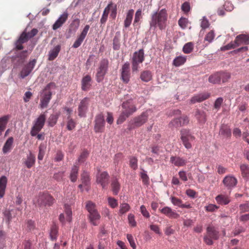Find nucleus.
Segmentation results:
<instances>
[{
    "instance_id": "1",
    "label": "nucleus",
    "mask_w": 249,
    "mask_h": 249,
    "mask_svg": "<svg viewBox=\"0 0 249 249\" xmlns=\"http://www.w3.org/2000/svg\"><path fill=\"white\" fill-rule=\"evenodd\" d=\"M168 13L164 8L157 12H153L151 15L149 22L150 28H158L160 30H165L167 25Z\"/></svg>"
},
{
    "instance_id": "2",
    "label": "nucleus",
    "mask_w": 249,
    "mask_h": 249,
    "mask_svg": "<svg viewBox=\"0 0 249 249\" xmlns=\"http://www.w3.org/2000/svg\"><path fill=\"white\" fill-rule=\"evenodd\" d=\"M121 107V113L117 120V124H122L128 117L137 110L136 106L132 100L123 102Z\"/></svg>"
},
{
    "instance_id": "3",
    "label": "nucleus",
    "mask_w": 249,
    "mask_h": 249,
    "mask_svg": "<svg viewBox=\"0 0 249 249\" xmlns=\"http://www.w3.org/2000/svg\"><path fill=\"white\" fill-rule=\"evenodd\" d=\"M56 88L55 84L51 82L47 84L40 93V102L39 104L41 108L47 107L48 104L52 98V90Z\"/></svg>"
},
{
    "instance_id": "4",
    "label": "nucleus",
    "mask_w": 249,
    "mask_h": 249,
    "mask_svg": "<svg viewBox=\"0 0 249 249\" xmlns=\"http://www.w3.org/2000/svg\"><path fill=\"white\" fill-rule=\"evenodd\" d=\"M86 208L89 212L88 218L89 222L93 226H97L101 218V215L96 208V205L92 202H87Z\"/></svg>"
},
{
    "instance_id": "5",
    "label": "nucleus",
    "mask_w": 249,
    "mask_h": 249,
    "mask_svg": "<svg viewBox=\"0 0 249 249\" xmlns=\"http://www.w3.org/2000/svg\"><path fill=\"white\" fill-rule=\"evenodd\" d=\"M148 111L142 112L140 115L135 117L128 124V129L131 130L136 127H139L146 123L148 118Z\"/></svg>"
},
{
    "instance_id": "6",
    "label": "nucleus",
    "mask_w": 249,
    "mask_h": 249,
    "mask_svg": "<svg viewBox=\"0 0 249 249\" xmlns=\"http://www.w3.org/2000/svg\"><path fill=\"white\" fill-rule=\"evenodd\" d=\"M219 238V232L216 228L210 225L206 229V233L204 236V242L208 245H212L213 240H217Z\"/></svg>"
},
{
    "instance_id": "7",
    "label": "nucleus",
    "mask_w": 249,
    "mask_h": 249,
    "mask_svg": "<svg viewBox=\"0 0 249 249\" xmlns=\"http://www.w3.org/2000/svg\"><path fill=\"white\" fill-rule=\"evenodd\" d=\"M54 199L48 193H39L34 200V203L39 206H51L53 203Z\"/></svg>"
},
{
    "instance_id": "8",
    "label": "nucleus",
    "mask_w": 249,
    "mask_h": 249,
    "mask_svg": "<svg viewBox=\"0 0 249 249\" xmlns=\"http://www.w3.org/2000/svg\"><path fill=\"white\" fill-rule=\"evenodd\" d=\"M144 60V50L143 49H141L134 53L132 58V70L133 72L138 71L139 65L142 63Z\"/></svg>"
},
{
    "instance_id": "9",
    "label": "nucleus",
    "mask_w": 249,
    "mask_h": 249,
    "mask_svg": "<svg viewBox=\"0 0 249 249\" xmlns=\"http://www.w3.org/2000/svg\"><path fill=\"white\" fill-rule=\"evenodd\" d=\"M46 120V115L45 113L41 114L35 121L31 131L32 136H36L43 127Z\"/></svg>"
},
{
    "instance_id": "10",
    "label": "nucleus",
    "mask_w": 249,
    "mask_h": 249,
    "mask_svg": "<svg viewBox=\"0 0 249 249\" xmlns=\"http://www.w3.org/2000/svg\"><path fill=\"white\" fill-rule=\"evenodd\" d=\"M109 61L107 59H103L99 63V66L96 73V81L99 83L103 81L107 72Z\"/></svg>"
},
{
    "instance_id": "11",
    "label": "nucleus",
    "mask_w": 249,
    "mask_h": 249,
    "mask_svg": "<svg viewBox=\"0 0 249 249\" xmlns=\"http://www.w3.org/2000/svg\"><path fill=\"white\" fill-rule=\"evenodd\" d=\"M180 139L185 148H191V142L195 140V137L191 134L189 130L186 129H182L180 131Z\"/></svg>"
},
{
    "instance_id": "12",
    "label": "nucleus",
    "mask_w": 249,
    "mask_h": 249,
    "mask_svg": "<svg viewBox=\"0 0 249 249\" xmlns=\"http://www.w3.org/2000/svg\"><path fill=\"white\" fill-rule=\"evenodd\" d=\"M130 65L128 62H125L121 70V79L124 83L129 82L130 78Z\"/></svg>"
},
{
    "instance_id": "13",
    "label": "nucleus",
    "mask_w": 249,
    "mask_h": 249,
    "mask_svg": "<svg viewBox=\"0 0 249 249\" xmlns=\"http://www.w3.org/2000/svg\"><path fill=\"white\" fill-rule=\"evenodd\" d=\"M94 122L95 132L96 133L103 132L105 124V121L103 114L102 113L97 114L95 116Z\"/></svg>"
},
{
    "instance_id": "14",
    "label": "nucleus",
    "mask_w": 249,
    "mask_h": 249,
    "mask_svg": "<svg viewBox=\"0 0 249 249\" xmlns=\"http://www.w3.org/2000/svg\"><path fill=\"white\" fill-rule=\"evenodd\" d=\"M189 122V118L183 115L181 117L175 118L169 124L170 127L178 128L187 124Z\"/></svg>"
},
{
    "instance_id": "15",
    "label": "nucleus",
    "mask_w": 249,
    "mask_h": 249,
    "mask_svg": "<svg viewBox=\"0 0 249 249\" xmlns=\"http://www.w3.org/2000/svg\"><path fill=\"white\" fill-rule=\"evenodd\" d=\"M89 102V99L87 97L84 98L81 101L78 107V115L80 117L86 116V114L88 109Z\"/></svg>"
},
{
    "instance_id": "16",
    "label": "nucleus",
    "mask_w": 249,
    "mask_h": 249,
    "mask_svg": "<svg viewBox=\"0 0 249 249\" xmlns=\"http://www.w3.org/2000/svg\"><path fill=\"white\" fill-rule=\"evenodd\" d=\"M36 62V60L34 59L24 66L20 72V77L21 78H24L30 74L34 68Z\"/></svg>"
},
{
    "instance_id": "17",
    "label": "nucleus",
    "mask_w": 249,
    "mask_h": 249,
    "mask_svg": "<svg viewBox=\"0 0 249 249\" xmlns=\"http://www.w3.org/2000/svg\"><path fill=\"white\" fill-rule=\"evenodd\" d=\"M89 25H86L84 28L83 29V31H82L80 35L78 36L77 39L74 42L72 47L74 48H77L79 47L82 43L83 42V40L85 38L87 33L89 30Z\"/></svg>"
},
{
    "instance_id": "18",
    "label": "nucleus",
    "mask_w": 249,
    "mask_h": 249,
    "mask_svg": "<svg viewBox=\"0 0 249 249\" xmlns=\"http://www.w3.org/2000/svg\"><path fill=\"white\" fill-rule=\"evenodd\" d=\"M109 176L107 172H103L97 176V182L105 188L108 184Z\"/></svg>"
},
{
    "instance_id": "19",
    "label": "nucleus",
    "mask_w": 249,
    "mask_h": 249,
    "mask_svg": "<svg viewBox=\"0 0 249 249\" xmlns=\"http://www.w3.org/2000/svg\"><path fill=\"white\" fill-rule=\"evenodd\" d=\"M29 40L28 36L25 32H22L18 39L15 42L16 49L21 50L23 49L22 44L27 42Z\"/></svg>"
},
{
    "instance_id": "20",
    "label": "nucleus",
    "mask_w": 249,
    "mask_h": 249,
    "mask_svg": "<svg viewBox=\"0 0 249 249\" xmlns=\"http://www.w3.org/2000/svg\"><path fill=\"white\" fill-rule=\"evenodd\" d=\"M92 79L91 76L87 74L84 76L81 80V89L83 91H88L91 87Z\"/></svg>"
},
{
    "instance_id": "21",
    "label": "nucleus",
    "mask_w": 249,
    "mask_h": 249,
    "mask_svg": "<svg viewBox=\"0 0 249 249\" xmlns=\"http://www.w3.org/2000/svg\"><path fill=\"white\" fill-rule=\"evenodd\" d=\"M68 18V13L67 12H64L55 21L53 25V29L56 30L60 27L66 21Z\"/></svg>"
},
{
    "instance_id": "22",
    "label": "nucleus",
    "mask_w": 249,
    "mask_h": 249,
    "mask_svg": "<svg viewBox=\"0 0 249 249\" xmlns=\"http://www.w3.org/2000/svg\"><path fill=\"white\" fill-rule=\"evenodd\" d=\"M35 162L36 157L31 151L27 155L26 158L23 159V163L28 169L32 167L35 165Z\"/></svg>"
},
{
    "instance_id": "23",
    "label": "nucleus",
    "mask_w": 249,
    "mask_h": 249,
    "mask_svg": "<svg viewBox=\"0 0 249 249\" xmlns=\"http://www.w3.org/2000/svg\"><path fill=\"white\" fill-rule=\"evenodd\" d=\"M210 97V93L208 92L201 93L193 96L191 99V102L192 104H195L196 102H201Z\"/></svg>"
},
{
    "instance_id": "24",
    "label": "nucleus",
    "mask_w": 249,
    "mask_h": 249,
    "mask_svg": "<svg viewBox=\"0 0 249 249\" xmlns=\"http://www.w3.org/2000/svg\"><path fill=\"white\" fill-rule=\"evenodd\" d=\"M159 210L162 213L166 215L169 218H177L179 216L178 213L173 211L171 208L167 206L164 207Z\"/></svg>"
},
{
    "instance_id": "25",
    "label": "nucleus",
    "mask_w": 249,
    "mask_h": 249,
    "mask_svg": "<svg viewBox=\"0 0 249 249\" xmlns=\"http://www.w3.org/2000/svg\"><path fill=\"white\" fill-rule=\"evenodd\" d=\"M234 41L237 47L242 44L248 45L249 44V36L246 35H239L236 37Z\"/></svg>"
},
{
    "instance_id": "26",
    "label": "nucleus",
    "mask_w": 249,
    "mask_h": 249,
    "mask_svg": "<svg viewBox=\"0 0 249 249\" xmlns=\"http://www.w3.org/2000/svg\"><path fill=\"white\" fill-rule=\"evenodd\" d=\"M223 182L226 187L231 188L234 187L236 185L237 180L235 177L228 176L224 178Z\"/></svg>"
},
{
    "instance_id": "27",
    "label": "nucleus",
    "mask_w": 249,
    "mask_h": 249,
    "mask_svg": "<svg viewBox=\"0 0 249 249\" xmlns=\"http://www.w3.org/2000/svg\"><path fill=\"white\" fill-rule=\"evenodd\" d=\"M219 134L225 138H229L231 137V130L229 126L225 124H222L220 128Z\"/></svg>"
},
{
    "instance_id": "28",
    "label": "nucleus",
    "mask_w": 249,
    "mask_h": 249,
    "mask_svg": "<svg viewBox=\"0 0 249 249\" xmlns=\"http://www.w3.org/2000/svg\"><path fill=\"white\" fill-rule=\"evenodd\" d=\"M215 200L218 204L226 205L229 204L231 199L230 197L227 195L220 194L215 197Z\"/></svg>"
},
{
    "instance_id": "29",
    "label": "nucleus",
    "mask_w": 249,
    "mask_h": 249,
    "mask_svg": "<svg viewBox=\"0 0 249 249\" xmlns=\"http://www.w3.org/2000/svg\"><path fill=\"white\" fill-rule=\"evenodd\" d=\"M170 162L176 166H183L185 165L187 161L185 159L177 156H172L170 158Z\"/></svg>"
},
{
    "instance_id": "30",
    "label": "nucleus",
    "mask_w": 249,
    "mask_h": 249,
    "mask_svg": "<svg viewBox=\"0 0 249 249\" xmlns=\"http://www.w3.org/2000/svg\"><path fill=\"white\" fill-rule=\"evenodd\" d=\"M7 182V178L3 176L0 178V198H2L5 195V191Z\"/></svg>"
},
{
    "instance_id": "31",
    "label": "nucleus",
    "mask_w": 249,
    "mask_h": 249,
    "mask_svg": "<svg viewBox=\"0 0 249 249\" xmlns=\"http://www.w3.org/2000/svg\"><path fill=\"white\" fill-rule=\"evenodd\" d=\"M13 142L14 139L12 137H9L7 140L2 148V152L4 154H6L11 151L12 148Z\"/></svg>"
},
{
    "instance_id": "32",
    "label": "nucleus",
    "mask_w": 249,
    "mask_h": 249,
    "mask_svg": "<svg viewBox=\"0 0 249 249\" xmlns=\"http://www.w3.org/2000/svg\"><path fill=\"white\" fill-rule=\"evenodd\" d=\"M134 14V10L130 9L126 14L125 19L124 21V26L125 28H128L131 25Z\"/></svg>"
},
{
    "instance_id": "33",
    "label": "nucleus",
    "mask_w": 249,
    "mask_h": 249,
    "mask_svg": "<svg viewBox=\"0 0 249 249\" xmlns=\"http://www.w3.org/2000/svg\"><path fill=\"white\" fill-rule=\"evenodd\" d=\"M195 116L200 123L204 124L206 121V113L203 111L197 109L196 111Z\"/></svg>"
},
{
    "instance_id": "34",
    "label": "nucleus",
    "mask_w": 249,
    "mask_h": 249,
    "mask_svg": "<svg viewBox=\"0 0 249 249\" xmlns=\"http://www.w3.org/2000/svg\"><path fill=\"white\" fill-rule=\"evenodd\" d=\"M242 177L246 180H249V166L242 164L240 166Z\"/></svg>"
},
{
    "instance_id": "35",
    "label": "nucleus",
    "mask_w": 249,
    "mask_h": 249,
    "mask_svg": "<svg viewBox=\"0 0 249 249\" xmlns=\"http://www.w3.org/2000/svg\"><path fill=\"white\" fill-rule=\"evenodd\" d=\"M112 5V2H110L107 6L105 8L102 16L100 19V22L102 24H105L107 21L110 8Z\"/></svg>"
},
{
    "instance_id": "36",
    "label": "nucleus",
    "mask_w": 249,
    "mask_h": 249,
    "mask_svg": "<svg viewBox=\"0 0 249 249\" xmlns=\"http://www.w3.org/2000/svg\"><path fill=\"white\" fill-rule=\"evenodd\" d=\"M208 81L210 83L213 84H220L221 83V80L219 72H216L211 74L209 77Z\"/></svg>"
},
{
    "instance_id": "37",
    "label": "nucleus",
    "mask_w": 249,
    "mask_h": 249,
    "mask_svg": "<svg viewBox=\"0 0 249 249\" xmlns=\"http://www.w3.org/2000/svg\"><path fill=\"white\" fill-rule=\"evenodd\" d=\"M60 51V46H56L52 50L50 51L49 53V58L50 61L53 60L57 56Z\"/></svg>"
},
{
    "instance_id": "38",
    "label": "nucleus",
    "mask_w": 249,
    "mask_h": 249,
    "mask_svg": "<svg viewBox=\"0 0 249 249\" xmlns=\"http://www.w3.org/2000/svg\"><path fill=\"white\" fill-rule=\"evenodd\" d=\"M79 169V166L76 165H74L71 169L70 178L71 180L73 182H75L77 180Z\"/></svg>"
},
{
    "instance_id": "39",
    "label": "nucleus",
    "mask_w": 249,
    "mask_h": 249,
    "mask_svg": "<svg viewBox=\"0 0 249 249\" xmlns=\"http://www.w3.org/2000/svg\"><path fill=\"white\" fill-rule=\"evenodd\" d=\"M10 117L9 115H7L0 118V135L5 130Z\"/></svg>"
},
{
    "instance_id": "40",
    "label": "nucleus",
    "mask_w": 249,
    "mask_h": 249,
    "mask_svg": "<svg viewBox=\"0 0 249 249\" xmlns=\"http://www.w3.org/2000/svg\"><path fill=\"white\" fill-rule=\"evenodd\" d=\"M152 74L149 71H142L140 75L141 79L145 82H149L152 79Z\"/></svg>"
},
{
    "instance_id": "41",
    "label": "nucleus",
    "mask_w": 249,
    "mask_h": 249,
    "mask_svg": "<svg viewBox=\"0 0 249 249\" xmlns=\"http://www.w3.org/2000/svg\"><path fill=\"white\" fill-rule=\"evenodd\" d=\"M111 190L114 195H117L120 190V184L117 178H113L111 184Z\"/></svg>"
},
{
    "instance_id": "42",
    "label": "nucleus",
    "mask_w": 249,
    "mask_h": 249,
    "mask_svg": "<svg viewBox=\"0 0 249 249\" xmlns=\"http://www.w3.org/2000/svg\"><path fill=\"white\" fill-rule=\"evenodd\" d=\"M120 34L117 33L113 39V49L114 50H119L120 48Z\"/></svg>"
},
{
    "instance_id": "43",
    "label": "nucleus",
    "mask_w": 249,
    "mask_h": 249,
    "mask_svg": "<svg viewBox=\"0 0 249 249\" xmlns=\"http://www.w3.org/2000/svg\"><path fill=\"white\" fill-rule=\"evenodd\" d=\"M59 115V113H56L55 114L51 115L48 120L49 125L51 127L53 126L56 124Z\"/></svg>"
},
{
    "instance_id": "44",
    "label": "nucleus",
    "mask_w": 249,
    "mask_h": 249,
    "mask_svg": "<svg viewBox=\"0 0 249 249\" xmlns=\"http://www.w3.org/2000/svg\"><path fill=\"white\" fill-rule=\"evenodd\" d=\"M186 61V56H179L176 57L173 60V65L176 67H179L183 64Z\"/></svg>"
},
{
    "instance_id": "45",
    "label": "nucleus",
    "mask_w": 249,
    "mask_h": 249,
    "mask_svg": "<svg viewBox=\"0 0 249 249\" xmlns=\"http://www.w3.org/2000/svg\"><path fill=\"white\" fill-rule=\"evenodd\" d=\"M219 72L221 81H222L223 83L227 82L231 77V74L229 72L223 71Z\"/></svg>"
},
{
    "instance_id": "46",
    "label": "nucleus",
    "mask_w": 249,
    "mask_h": 249,
    "mask_svg": "<svg viewBox=\"0 0 249 249\" xmlns=\"http://www.w3.org/2000/svg\"><path fill=\"white\" fill-rule=\"evenodd\" d=\"M58 233V227L57 226L53 224L52 225L51 228V231L50 233V236L51 240H55L56 239Z\"/></svg>"
},
{
    "instance_id": "47",
    "label": "nucleus",
    "mask_w": 249,
    "mask_h": 249,
    "mask_svg": "<svg viewBox=\"0 0 249 249\" xmlns=\"http://www.w3.org/2000/svg\"><path fill=\"white\" fill-rule=\"evenodd\" d=\"M81 180L83 184L85 185H88L89 183V175L87 172L84 171L81 175Z\"/></svg>"
},
{
    "instance_id": "48",
    "label": "nucleus",
    "mask_w": 249,
    "mask_h": 249,
    "mask_svg": "<svg viewBox=\"0 0 249 249\" xmlns=\"http://www.w3.org/2000/svg\"><path fill=\"white\" fill-rule=\"evenodd\" d=\"M68 120L67 128L68 130L71 131L75 128L76 126V123L73 119L71 118V116H68Z\"/></svg>"
},
{
    "instance_id": "49",
    "label": "nucleus",
    "mask_w": 249,
    "mask_h": 249,
    "mask_svg": "<svg viewBox=\"0 0 249 249\" xmlns=\"http://www.w3.org/2000/svg\"><path fill=\"white\" fill-rule=\"evenodd\" d=\"M194 49V44L192 42H188L185 44L183 48V52L188 54L191 53Z\"/></svg>"
},
{
    "instance_id": "50",
    "label": "nucleus",
    "mask_w": 249,
    "mask_h": 249,
    "mask_svg": "<svg viewBox=\"0 0 249 249\" xmlns=\"http://www.w3.org/2000/svg\"><path fill=\"white\" fill-rule=\"evenodd\" d=\"M215 36V34L213 30L210 31L206 34L204 38V41H208V43H211Z\"/></svg>"
},
{
    "instance_id": "51",
    "label": "nucleus",
    "mask_w": 249,
    "mask_h": 249,
    "mask_svg": "<svg viewBox=\"0 0 249 249\" xmlns=\"http://www.w3.org/2000/svg\"><path fill=\"white\" fill-rule=\"evenodd\" d=\"M188 23V20L187 18L181 17L178 21V25L182 29H185Z\"/></svg>"
},
{
    "instance_id": "52",
    "label": "nucleus",
    "mask_w": 249,
    "mask_h": 249,
    "mask_svg": "<svg viewBox=\"0 0 249 249\" xmlns=\"http://www.w3.org/2000/svg\"><path fill=\"white\" fill-rule=\"evenodd\" d=\"M130 167L135 170L138 168V160L135 157H131L129 160Z\"/></svg>"
},
{
    "instance_id": "53",
    "label": "nucleus",
    "mask_w": 249,
    "mask_h": 249,
    "mask_svg": "<svg viewBox=\"0 0 249 249\" xmlns=\"http://www.w3.org/2000/svg\"><path fill=\"white\" fill-rule=\"evenodd\" d=\"M142 18V10L141 9H138L135 15V18L133 22V25L136 26V24L138 23Z\"/></svg>"
},
{
    "instance_id": "54",
    "label": "nucleus",
    "mask_w": 249,
    "mask_h": 249,
    "mask_svg": "<svg viewBox=\"0 0 249 249\" xmlns=\"http://www.w3.org/2000/svg\"><path fill=\"white\" fill-rule=\"evenodd\" d=\"M130 207L127 203H123L120 205L119 213L120 214H123L128 212Z\"/></svg>"
},
{
    "instance_id": "55",
    "label": "nucleus",
    "mask_w": 249,
    "mask_h": 249,
    "mask_svg": "<svg viewBox=\"0 0 249 249\" xmlns=\"http://www.w3.org/2000/svg\"><path fill=\"white\" fill-rule=\"evenodd\" d=\"M140 176L143 184L148 185L149 183V178L146 172L143 170L142 172L141 173Z\"/></svg>"
},
{
    "instance_id": "56",
    "label": "nucleus",
    "mask_w": 249,
    "mask_h": 249,
    "mask_svg": "<svg viewBox=\"0 0 249 249\" xmlns=\"http://www.w3.org/2000/svg\"><path fill=\"white\" fill-rule=\"evenodd\" d=\"M89 153L87 150H84L80 155L78 159V161L82 163L84 162L89 156Z\"/></svg>"
},
{
    "instance_id": "57",
    "label": "nucleus",
    "mask_w": 249,
    "mask_h": 249,
    "mask_svg": "<svg viewBox=\"0 0 249 249\" xmlns=\"http://www.w3.org/2000/svg\"><path fill=\"white\" fill-rule=\"evenodd\" d=\"M240 213H244L249 212V203H246L241 204L239 207Z\"/></svg>"
},
{
    "instance_id": "58",
    "label": "nucleus",
    "mask_w": 249,
    "mask_h": 249,
    "mask_svg": "<svg viewBox=\"0 0 249 249\" xmlns=\"http://www.w3.org/2000/svg\"><path fill=\"white\" fill-rule=\"evenodd\" d=\"M237 47V45L235 43V41L234 42H231L227 44V45H225L224 46H223L221 48V50L224 51L226 50H229L232 49H234L235 48Z\"/></svg>"
},
{
    "instance_id": "59",
    "label": "nucleus",
    "mask_w": 249,
    "mask_h": 249,
    "mask_svg": "<svg viewBox=\"0 0 249 249\" xmlns=\"http://www.w3.org/2000/svg\"><path fill=\"white\" fill-rule=\"evenodd\" d=\"M223 98H222V97L218 98L217 99H216V100L214 102V106H213L214 108L215 109H216L217 110H218L220 109L222 104H223Z\"/></svg>"
},
{
    "instance_id": "60",
    "label": "nucleus",
    "mask_w": 249,
    "mask_h": 249,
    "mask_svg": "<svg viewBox=\"0 0 249 249\" xmlns=\"http://www.w3.org/2000/svg\"><path fill=\"white\" fill-rule=\"evenodd\" d=\"M205 208L207 212H213L216 211L219 208V206L214 204H210L208 206H205Z\"/></svg>"
},
{
    "instance_id": "61",
    "label": "nucleus",
    "mask_w": 249,
    "mask_h": 249,
    "mask_svg": "<svg viewBox=\"0 0 249 249\" xmlns=\"http://www.w3.org/2000/svg\"><path fill=\"white\" fill-rule=\"evenodd\" d=\"M65 212L67 216V220L69 222H71V220L72 211L69 206H65Z\"/></svg>"
},
{
    "instance_id": "62",
    "label": "nucleus",
    "mask_w": 249,
    "mask_h": 249,
    "mask_svg": "<svg viewBox=\"0 0 249 249\" xmlns=\"http://www.w3.org/2000/svg\"><path fill=\"white\" fill-rule=\"evenodd\" d=\"M181 10L184 13L187 14L190 10L191 7L189 2H184L181 5Z\"/></svg>"
},
{
    "instance_id": "63",
    "label": "nucleus",
    "mask_w": 249,
    "mask_h": 249,
    "mask_svg": "<svg viewBox=\"0 0 249 249\" xmlns=\"http://www.w3.org/2000/svg\"><path fill=\"white\" fill-rule=\"evenodd\" d=\"M200 26L203 29H205L209 27V21L205 17H203L202 18Z\"/></svg>"
},
{
    "instance_id": "64",
    "label": "nucleus",
    "mask_w": 249,
    "mask_h": 249,
    "mask_svg": "<svg viewBox=\"0 0 249 249\" xmlns=\"http://www.w3.org/2000/svg\"><path fill=\"white\" fill-rule=\"evenodd\" d=\"M109 205L112 208H115L118 206L117 200L111 197H108L107 198Z\"/></svg>"
}]
</instances>
